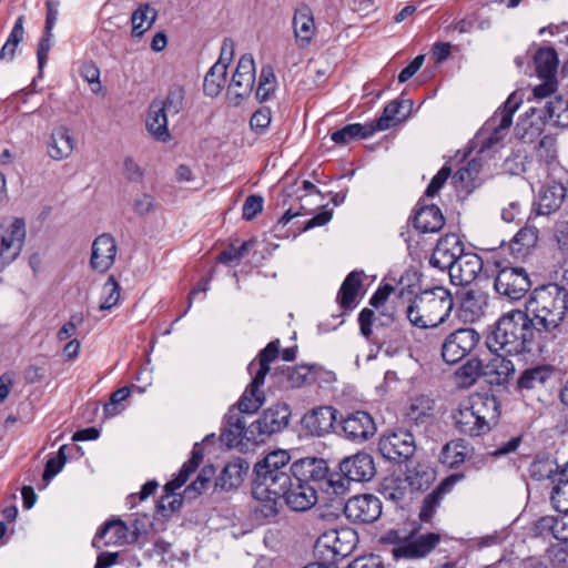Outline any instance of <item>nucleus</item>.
I'll use <instances>...</instances> for the list:
<instances>
[{"mask_svg":"<svg viewBox=\"0 0 568 568\" xmlns=\"http://www.w3.org/2000/svg\"><path fill=\"white\" fill-rule=\"evenodd\" d=\"M291 409L284 403L275 404L263 410L261 417L251 424V434H256L258 440L282 432L288 426Z\"/></svg>","mask_w":568,"mask_h":568,"instance_id":"nucleus-12","label":"nucleus"},{"mask_svg":"<svg viewBox=\"0 0 568 568\" xmlns=\"http://www.w3.org/2000/svg\"><path fill=\"white\" fill-rule=\"evenodd\" d=\"M468 455V447L464 440H453L447 443L439 455V460L447 467H456L465 462Z\"/></svg>","mask_w":568,"mask_h":568,"instance_id":"nucleus-49","label":"nucleus"},{"mask_svg":"<svg viewBox=\"0 0 568 568\" xmlns=\"http://www.w3.org/2000/svg\"><path fill=\"white\" fill-rule=\"evenodd\" d=\"M481 270V258L476 253L464 252L447 272L453 284L467 285L477 278Z\"/></svg>","mask_w":568,"mask_h":568,"instance_id":"nucleus-17","label":"nucleus"},{"mask_svg":"<svg viewBox=\"0 0 568 568\" xmlns=\"http://www.w3.org/2000/svg\"><path fill=\"white\" fill-rule=\"evenodd\" d=\"M227 70L222 63H214L204 78L203 89L207 97H217L226 83Z\"/></svg>","mask_w":568,"mask_h":568,"instance_id":"nucleus-45","label":"nucleus"},{"mask_svg":"<svg viewBox=\"0 0 568 568\" xmlns=\"http://www.w3.org/2000/svg\"><path fill=\"white\" fill-rule=\"evenodd\" d=\"M483 373V366L479 359H468L455 373V378L460 387L471 386Z\"/></svg>","mask_w":568,"mask_h":568,"instance_id":"nucleus-52","label":"nucleus"},{"mask_svg":"<svg viewBox=\"0 0 568 568\" xmlns=\"http://www.w3.org/2000/svg\"><path fill=\"white\" fill-rule=\"evenodd\" d=\"M526 115L538 118L542 124L568 125V90H564L546 102L542 109L532 106Z\"/></svg>","mask_w":568,"mask_h":568,"instance_id":"nucleus-13","label":"nucleus"},{"mask_svg":"<svg viewBox=\"0 0 568 568\" xmlns=\"http://www.w3.org/2000/svg\"><path fill=\"white\" fill-rule=\"evenodd\" d=\"M405 118V114L402 112L400 104L397 100L389 102L381 115L379 119H377L372 124L375 128L376 131H384L389 129L390 126L395 125L396 123L403 121Z\"/></svg>","mask_w":568,"mask_h":568,"instance_id":"nucleus-53","label":"nucleus"},{"mask_svg":"<svg viewBox=\"0 0 568 568\" xmlns=\"http://www.w3.org/2000/svg\"><path fill=\"white\" fill-rule=\"evenodd\" d=\"M480 161L473 159L467 164L460 168L453 176L454 183L460 185L466 190H471L476 186V180L480 172Z\"/></svg>","mask_w":568,"mask_h":568,"instance_id":"nucleus-51","label":"nucleus"},{"mask_svg":"<svg viewBox=\"0 0 568 568\" xmlns=\"http://www.w3.org/2000/svg\"><path fill=\"white\" fill-rule=\"evenodd\" d=\"M24 36V28H23V17H19L14 26L3 44V47L0 50V60L2 61H12L16 54V49L20 44V42L23 40Z\"/></svg>","mask_w":568,"mask_h":568,"instance_id":"nucleus-50","label":"nucleus"},{"mask_svg":"<svg viewBox=\"0 0 568 568\" xmlns=\"http://www.w3.org/2000/svg\"><path fill=\"white\" fill-rule=\"evenodd\" d=\"M202 459H203L202 448L199 444H195L193 447V450H192L191 458L186 463H184L179 475L165 485V487H164L165 490L168 493H174L182 485H184L185 481L189 479L190 475L193 471H195V469L199 467Z\"/></svg>","mask_w":568,"mask_h":568,"instance_id":"nucleus-42","label":"nucleus"},{"mask_svg":"<svg viewBox=\"0 0 568 568\" xmlns=\"http://www.w3.org/2000/svg\"><path fill=\"white\" fill-rule=\"evenodd\" d=\"M158 12L149 4L140 6L131 17L132 36L142 37L154 23Z\"/></svg>","mask_w":568,"mask_h":568,"instance_id":"nucleus-48","label":"nucleus"},{"mask_svg":"<svg viewBox=\"0 0 568 568\" xmlns=\"http://www.w3.org/2000/svg\"><path fill=\"white\" fill-rule=\"evenodd\" d=\"M551 503L557 511H568V478H560L554 486Z\"/></svg>","mask_w":568,"mask_h":568,"instance_id":"nucleus-61","label":"nucleus"},{"mask_svg":"<svg viewBox=\"0 0 568 568\" xmlns=\"http://www.w3.org/2000/svg\"><path fill=\"white\" fill-rule=\"evenodd\" d=\"M384 540L394 544V558L417 559L427 556L439 542L440 536L435 532L415 535L402 538L397 531H388Z\"/></svg>","mask_w":568,"mask_h":568,"instance_id":"nucleus-6","label":"nucleus"},{"mask_svg":"<svg viewBox=\"0 0 568 568\" xmlns=\"http://www.w3.org/2000/svg\"><path fill=\"white\" fill-rule=\"evenodd\" d=\"M566 196V187L560 183H550L541 187L539 191L537 212L538 214L548 215L556 212Z\"/></svg>","mask_w":568,"mask_h":568,"instance_id":"nucleus-31","label":"nucleus"},{"mask_svg":"<svg viewBox=\"0 0 568 568\" xmlns=\"http://www.w3.org/2000/svg\"><path fill=\"white\" fill-rule=\"evenodd\" d=\"M464 252L465 246L460 239L454 233L446 234L439 239L429 263L434 267L447 271Z\"/></svg>","mask_w":568,"mask_h":568,"instance_id":"nucleus-16","label":"nucleus"},{"mask_svg":"<svg viewBox=\"0 0 568 568\" xmlns=\"http://www.w3.org/2000/svg\"><path fill=\"white\" fill-rule=\"evenodd\" d=\"M82 78L90 84L93 93H99L102 90L100 82V70L93 62H85L81 68Z\"/></svg>","mask_w":568,"mask_h":568,"instance_id":"nucleus-63","label":"nucleus"},{"mask_svg":"<svg viewBox=\"0 0 568 568\" xmlns=\"http://www.w3.org/2000/svg\"><path fill=\"white\" fill-rule=\"evenodd\" d=\"M375 133V128L372 123L359 124L353 123L347 124L344 128L335 131L332 134V140L342 145H346L357 139H367Z\"/></svg>","mask_w":568,"mask_h":568,"instance_id":"nucleus-41","label":"nucleus"},{"mask_svg":"<svg viewBox=\"0 0 568 568\" xmlns=\"http://www.w3.org/2000/svg\"><path fill=\"white\" fill-rule=\"evenodd\" d=\"M275 82L276 78L273 69L270 65L262 68L256 90V98L261 102L270 99L271 94L275 91Z\"/></svg>","mask_w":568,"mask_h":568,"instance_id":"nucleus-55","label":"nucleus"},{"mask_svg":"<svg viewBox=\"0 0 568 568\" xmlns=\"http://www.w3.org/2000/svg\"><path fill=\"white\" fill-rule=\"evenodd\" d=\"M294 480L293 470L280 471L273 476L266 475L261 481H254L252 494L253 497L261 501L256 508L264 517H273L278 514L282 496Z\"/></svg>","mask_w":568,"mask_h":568,"instance_id":"nucleus-5","label":"nucleus"},{"mask_svg":"<svg viewBox=\"0 0 568 568\" xmlns=\"http://www.w3.org/2000/svg\"><path fill=\"white\" fill-rule=\"evenodd\" d=\"M168 113L159 101H153L149 106L146 116L148 132L156 140L166 142L170 139L168 129Z\"/></svg>","mask_w":568,"mask_h":568,"instance_id":"nucleus-33","label":"nucleus"},{"mask_svg":"<svg viewBox=\"0 0 568 568\" xmlns=\"http://www.w3.org/2000/svg\"><path fill=\"white\" fill-rule=\"evenodd\" d=\"M292 26L297 47L301 49L307 48L316 34L315 21L311 8L305 4L298 7L294 12Z\"/></svg>","mask_w":568,"mask_h":568,"instance_id":"nucleus-22","label":"nucleus"},{"mask_svg":"<svg viewBox=\"0 0 568 568\" xmlns=\"http://www.w3.org/2000/svg\"><path fill=\"white\" fill-rule=\"evenodd\" d=\"M531 286L528 273L524 267H505L495 278L496 292L510 300H520Z\"/></svg>","mask_w":568,"mask_h":568,"instance_id":"nucleus-10","label":"nucleus"},{"mask_svg":"<svg viewBox=\"0 0 568 568\" xmlns=\"http://www.w3.org/2000/svg\"><path fill=\"white\" fill-rule=\"evenodd\" d=\"M121 287L114 276H110L102 285L100 311H110L119 304Z\"/></svg>","mask_w":568,"mask_h":568,"instance_id":"nucleus-54","label":"nucleus"},{"mask_svg":"<svg viewBox=\"0 0 568 568\" xmlns=\"http://www.w3.org/2000/svg\"><path fill=\"white\" fill-rule=\"evenodd\" d=\"M487 306V296L480 291H466L460 300L459 317L465 323H474L484 314Z\"/></svg>","mask_w":568,"mask_h":568,"instance_id":"nucleus-29","label":"nucleus"},{"mask_svg":"<svg viewBox=\"0 0 568 568\" xmlns=\"http://www.w3.org/2000/svg\"><path fill=\"white\" fill-rule=\"evenodd\" d=\"M544 341L554 339L561 332L568 313V291L557 284L535 288L526 302V311Z\"/></svg>","mask_w":568,"mask_h":568,"instance_id":"nucleus-2","label":"nucleus"},{"mask_svg":"<svg viewBox=\"0 0 568 568\" xmlns=\"http://www.w3.org/2000/svg\"><path fill=\"white\" fill-rule=\"evenodd\" d=\"M444 224V215L436 205H425L414 216V226L422 233L438 232Z\"/></svg>","mask_w":568,"mask_h":568,"instance_id":"nucleus-34","label":"nucleus"},{"mask_svg":"<svg viewBox=\"0 0 568 568\" xmlns=\"http://www.w3.org/2000/svg\"><path fill=\"white\" fill-rule=\"evenodd\" d=\"M352 480L345 477L342 471L339 474H333L326 478L324 485L328 493L336 496L343 495L347 489Z\"/></svg>","mask_w":568,"mask_h":568,"instance_id":"nucleus-64","label":"nucleus"},{"mask_svg":"<svg viewBox=\"0 0 568 568\" xmlns=\"http://www.w3.org/2000/svg\"><path fill=\"white\" fill-rule=\"evenodd\" d=\"M534 62L540 78H555L559 60L554 48H539L534 54Z\"/></svg>","mask_w":568,"mask_h":568,"instance_id":"nucleus-40","label":"nucleus"},{"mask_svg":"<svg viewBox=\"0 0 568 568\" xmlns=\"http://www.w3.org/2000/svg\"><path fill=\"white\" fill-rule=\"evenodd\" d=\"M339 469L345 477L357 483L371 480L376 473L373 457L366 453L344 458L339 464Z\"/></svg>","mask_w":568,"mask_h":568,"instance_id":"nucleus-20","label":"nucleus"},{"mask_svg":"<svg viewBox=\"0 0 568 568\" xmlns=\"http://www.w3.org/2000/svg\"><path fill=\"white\" fill-rule=\"evenodd\" d=\"M278 355V341L267 344L258 354V359L250 363L248 372L255 375V384H264L265 377L270 372V363Z\"/></svg>","mask_w":568,"mask_h":568,"instance_id":"nucleus-36","label":"nucleus"},{"mask_svg":"<svg viewBox=\"0 0 568 568\" xmlns=\"http://www.w3.org/2000/svg\"><path fill=\"white\" fill-rule=\"evenodd\" d=\"M499 417V403L488 394H474L454 414L456 428L465 435L480 436L488 433Z\"/></svg>","mask_w":568,"mask_h":568,"instance_id":"nucleus-4","label":"nucleus"},{"mask_svg":"<svg viewBox=\"0 0 568 568\" xmlns=\"http://www.w3.org/2000/svg\"><path fill=\"white\" fill-rule=\"evenodd\" d=\"M130 394L131 389L128 386L121 387L113 392L110 396L109 403H106L103 407L105 417L110 418L119 415L123 410L121 403L126 399Z\"/></svg>","mask_w":568,"mask_h":568,"instance_id":"nucleus-60","label":"nucleus"},{"mask_svg":"<svg viewBox=\"0 0 568 568\" xmlns=\"http://www.w3.org/2000/svg\"><path fill=\"white\" fill-rule=\"evenodd\" d=\"M356 540L357 535L351 528L331 529L317 538L315 554L336 564V558H344L353 550Z\"/></svg>","mask_w":568,"mask_h":568,"instance_id":"nucleus-7","label":"nucleus"},{"mask_svg":"<svg viewBox=\"0 0 568 568\" xmlns=\"http://www.w3.org/2000/svg\"><path fill=\"white\" fill-rule=\"evenodd\" d=\"M559 466L552 459L535 460L529 468L530 475L536 480L551 479L557 475Z\"/></svg>","mask_w":568,"mask_h":568,"instance_id":"nucleus-56","label":"nucleus"},{"mask_svg":"<svg viewBox=\"0 0 568 568\" xmlns=\"http://www.w3.org/2000/svg\"><path fill=\"white\" fill-rule=\"evenodd\" d=\"M343 510L345 516L353 521L373 523L382 514V503L371 494L357 495L344 504Z\"/></svg>","mask_w":568,"mask_h":568,"instance_id":"nucleus-14","label":"nucleus"},{"mask_svg":"<svg viewBox=\"0 0 568 568\" xmlns=\"http://www.w3.org/2000/svg\"><path fill=\"white\" fill-rule=\"evenodd\" d=\"M26 239L24 222L14 219L0 225V271L13 262L21 253Z\"/></svg>","mask_w":568,"mask_h":568,"instance_id":"nucleus-9","label":"nucleus"},{"mask_svg":"<svg viewBox=\"0 0 568 568\" xmlns=\"http://www.w3.org/2000/svg\"><path fill=\"white\" fill-rule=\"evenodd\" d=\"M379 493L386 500L400 504L408 497L410 490L404 477L392 475L383 479Z\"/></svg>","mask_w":568,"mask_h":568,"instance_id":"nucleus-38","label":"nucleus"},{"mask_svg":"<svg viewBox=\"0 0 568 568\" xmlns=\"http://www.w3.org/2000/svg\"><path fill=\"white\" fill-rule=\"evenodd\" d=\"M282 498L292 510L306 511L317 503V487L294 477L287 493Z\"/></svg>","mask_w":568,"mask_h":568,"instance_id":"nucleus-21","label":"nucleus"},{"mask_svg":"<svg viewBox=\"0 0 568 568\" xmlns=\"http://www.w3.org/2000/svg\"><path fill=\"white\" fill-rule=\"evenodd\" d=\"M480 336L473 328H459L446 336L442 344V357L455 364L466 357L479 343Z\"/></svg>","mask_w":568,"mask_h":568,"instance_id":"nucleus-8","label":"nucleus"},{"mask_svg":"<svg viewBox=\"0 0 568 568\" xmlns=\"http://www.w3.org/2000/svg\"><path fill=\"white\" fill-rule=\"evenodd\" d=\"M129 528L121 519L109 520L94 536L93 547L101 549L109 545H124L130 542Z\"/></svg>","mask_w":568,"mask_h":568,"instance_id":"nucleus-26","label":"nucleus"},{"mask_svg":"<svg viewBox=\"0 0 568 568\" xmlns=\"http://www.w3.org/2000/svg\"><path fill=\"white\" fill-rule=\"evenodd\" d=\"M405 480L410 493L427 489L436 479L435 470L426 464H417L407 469Z\"/></svg>","mask_w":568,"mask_h":568,"instance_id":"nucleus-37","label":"nucleus"},{"mask_svg":"<svg viewBox=\"0 0 568 568\" xmlns=\"http://www.w3.org/2000/svg\"><path fill=\"white\" fill-rule=\"evenodd\" d=\"M214 474L213 466L203 467L196 479L185 488V496L187 498H196L206 488Z\"/></svg>","mask_w":568,"mask_h":568,"instance_id":"nucleus-58","label":"nucleus"},{"mask_svg":"<svg viewBox=\"0 0 568 568\" xmlns=\"http://www.w3.org/2000/svg\"><path fill=\"white\" fill-rule=\"evenodd\" d=\"M558 516H544L535 524L539 535H550L554 538L568 542V511H558Z\"/></svg>","mask_w":568,"mask_h":568,"instance_id":"nucleus-30","label":"nucleus"},{"mask_svg":"<svg viewBox=\"0 0 568 568\" xmlns=\"http://www.w3.org/2000/svg\"><path fill=\"white\" fill-rule=\"evenodd\" d=\"M255 82V63L251 54H244L240 58L236 70L229 85V92L236 98L248 95Z\"/></svg>","mask_w":568,"mask_h":568,"instance_id":"nucleus-19","label":"nucleus"},{"mask_svg":"<svg viewBox=\"0 0 568 568\" xmlns=\"http://www.w3.org/2000/svg\"><path fill=\"white\" fill-rule=\"evenodd\" d=\"M342 428L347 438L352 440H366L375 434L376 427L373 418L366 412H355L345 417Z\"/></svg>","mask_w":568,"mask_h":568,"instance_id":"nucleus-23","label":"nucleus"},{"mask_svg":"<svg viewBox=\"0 0 568 568\" xmlns=\"http://www.w3.org/2000/svg\"><path fill=\"white\" fill-rule=\"evenodd\" d=\"M291 456L287 450L277 449L268 453L262 460L256 463L254 467L255 479L254 481H261L264 476L280 474V471L293 470V464H290Z\"/></svg>","mask_w":568,"mask_h":568,"instance_id":"nucleus-25","label":"nucleus"},{"mask_svg":"<svg viewBox=\"0 0 568 568\" xmlns=\"http://www.w3.org/2000/svg\"><path fill=\"white\" fill-rule=\"evenodd\" d=\"M116 253L118 245L111 234L103 233L97 236L92 243L90 257L91 267L100 273L109 271L114 264Z\"/></svg>","mask_w":568,"mask_h":568,"instance_id":"nucleus-18","label":"nucleus"},{"mask_svg":"<svg viewBox=\"0 0 568 568\" xmlns=\"http://www.w3.org/2000/svg\"><path fill=\"white\" fill-rule=\"evenodd\" d=\"M335 420V410L332 407L322 406L307 413L302 423L312 435L322 436L329 432Z\"/></svg>","mask_w":568,"mask_h":568,"instance_id":"nucleus-28","label":"nucleus"},{"mask_svg":"<svg viewBox=\"0 0 568 568\" xmlns=\"http://www.w3.org/2000/svg\"><path fill=\"white\" fill-rule=\"evenodd\" d=\"M544 335L537 329L525 311L511 310L496 323L495 329L488 335L486 344L493 353L504 352L517 355L545 347Z\"/></svg>","mask_w":568,"mask_h":568,"instance_id":"nucleus-1","label":"nucleus"},{"mask_svg":"<svg viewBox=\"0 0 568 568\" xmlns=\"http://www.w3.org/2000/svg\"><path fill=\"white\" fill-rule=\"evenodd\" d=\"M252 376L250 386L237 403L239 410L247 414L256 412L265 400L264 392L261 390L263 384H255V375Z\"/></svg>","mask_w":568,"mask_h":568,"instance_id":"nucleus-46","label":"nucleus"},{"mask_svg":"<svg viewBox=\"0 0 568 568\" xmlns=\"http://www.w3.org/2000/svg\"><path fill=\"white\" fill-rule=\"evenodd\" d=\"M538 241V231L535 227L519 230L513 239V250L517 252L527 251L535 246Z\"/></svg>","mask_w":568,"mask_h":568,"instance_id":"nucleus-59","label":"nucleus"},{"mask_svg":"<svg viewBox=\"0 0 568 568\" xmlns=\"http://www.w3.org/2000/svg\"><path fill=\"white\" fill-rule=\"evenodd\" d=\"M495 354L496 355L486 366L485 375H495L490 382L495 384H504L515 373V366L514 363L504 355L498 354V352Z\"/></svg>","mask_w":568,"mask_h":568,"instance_id":"nucleus-44","label":"nucleus"},{"mask_svg":"<svg viewBox=\"0 0 568 568\" xmlns=\"http://www.w3.org/2000/svg\"><path fill=\"white\" fill-rule=\"evenodd\" d=\"M248 468V463L242 458L231 460L224 466L215 485L224 490L237 487L243 481V477L247 474Z\"/></svg>","mask_w":568,"mask_h":568,"instance_id":"nucleus-35","label":"nucleus"},{"mask_svg":"<svg viewBox=\"0 0 568 568\" xmlns=\"http://www.w3.org/2000/svg\"><path fill=\"white\" fill-rule=\"evenodd\" d=\"M552 376V369L546 365L535 366L525 369L517 381L520 389L532 390L545 386Z\"/></svg>","mask_w":568,"mask_h":568,"instance_id":"nucleus-39","label":"nucleus"},{"mask_svg":"<svg viewBox=\"0 0 568 568\" xmlns=\"http://www.w3.org/2000/svg\"><path fill=\"white\" fill-rule=\"evenodd\" d=\"M434 400L426 395H420L412 399L406 417L409 422L423 424L432 416Z\"/></svg>","mask_w":568,"mask_h":568,"instance_id":"nucleus-47","label":"nucleus"},{"mask_svg":"<svg viewBox=\"0 0 568 568\" xmlns=\"http://www.w3.org/2000/svg\"><path fill=\"white\" fill-rule=\"evenodd\" d=\"M378 447L386 459L394 462L407 460L416 450L413 434L402 428L384 435L379 440Z\"/></svg>","mask_w":568,"mask_h":568,"instance_id":"nucleus-11","label":"nucleus"},{"mask_svg":"<svg viewBox=\"0 0 568 568\" xmlns=\"http://www.w3.org/2000/svg\"><path fill=\"white\" fill-rule=\"evenodd\" d=\"M163 105V111L170 115H176L183 109L184 90L181 87H173L164 100H158Z\"/></svg>","mask_w":568,"mask_h":568,"instance_id":"nucleus-57","label":"nucleus"},{"mask_svg":"<svg viewBox=\"0 0 568 568\" xmlns=\"http://www.w3.org/2000/svg\"><path fill=\"white\" fill-rule=\"evenodd\" d=\"M293 475L300 481L324 488L322 483L327 478L326 463L316 458L300 459L293 463Z\"/></svg>","mask_w":568,"mask_h":568,"instance_id":"nucleus-24","label":"nucleus"},{"mask_svg":"<svg viewBox=\"0 0 568 568\" xmlns=\"http://www.w3.org/2000/svg\"><path fill=\"white\" fill-rule=\"evenodd\" d=\"M454 307L448 290L436 286L416 295L405 307V315L412 325L418 328H435L444 324Z\"/></svg>","mask_w":568,"mask_h":568,"instance_id":"nucleus-3","label":"nucleus"},{"mask_svg":"<svg viewBox=\"0 0 568 568\" xmlns=\"http://www.w3.org/2000/svg\"><path fill=\"white\" fill-rule=\"evenodd\" d=\"M455 481L456 480L454 477L445 478L430 494L424 498L419 511V518L423 521H430L445 496L450 493Z\"/></svg>","mask_w":568,"mask_h":568,"instance_id":"nucleus-32","label":"nucleus"},{"mask_svg":"<svg viewBox=\"0 0 568 568\" xmlns=\"http://www.w3.org/2000/svg\"><path fill=\"white\" fill-rule=\"evenodd\" d=\"M363 272L353 271L344 280L337 301L343 308L353 307L362 283Z\"/></svg>","mask_w":568,"mask_h":568,"instance_id":"nucleus-43","label":"nucleus"},{"mask_svg":"<svg viewBox=\"0 0 568 568\" xmlns=\"http://www.w3.org/2000/svg\"><path fill=\"white\" fill-rule=\"evenodd\" d=\"M310 375V369L306 366H294L287 367L283 372V376L286 379V387L298 388L305 384Z\"/></svg>","mask_w":568,"mask_h":568,"instance_id":"nucleus-62","label":"nucleus"},{"mask_svg":"<svg viewBox=\"0 0 568 568\" xmlns=\"http://www.w3.org/2000/svg\"><path fill=\"white\" fill-rule=\"evenodd\" d=\"M75 139L65 126H57L52 130L48 141V154L52 160L61 161L69 158L74 148Z\"/></svg>","mask_w":568,"mask_h":568,"instance_id":"nucleus-27","label":"nucleus"},{"mask_svg":"<svg viewBox=\"0 0 568 568\" xmlns=\"http://www.w3.org/2000/svg\"><path fill=\"white\" fill-rule=\"evenodd\" d=\"M521 104V99L516 93H511L503 108H500L494 116L487 122L486 130H491L487 144L493 146L499 143L506 135L507 130L513 123V115Z\"/></svg>","mask_w":568,"mask_h":568,"instance_id":"nucleus-15","label":"nucleus"}]
</instances>
